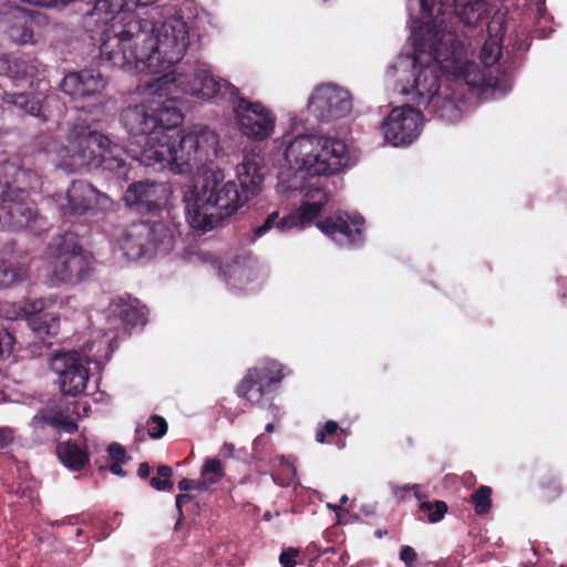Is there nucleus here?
<instances>
[{
  "mask_svg": "<svg viewBox=\"0 0 567 567\" xmlns=\"http://www.w3.org/2000/svg\"><path fill=\"white\" fill-rule=\"evenodd\" d=\"M420 509L429 514L427 519L430 523H437L444 517L445 513L447 512V505L443 501H436L434 503L423 502L420 505Z\"/></svg>",
  "mask_w": 567,
  "mask_h": 567,
  "instance_id": "35",
  "label": "nucleus"
},
{
  "mask_svg": "<svg viewBox=\"0 0 567 567\" xmlns=\"http://www.w3.org/2000/svg\"><path fill=\"white\" fill-rule=\"evenodd\" d=\"M364 220L359 215L338 212L323 221L317 223L318 228L340 246H354L363 240Z\"/></svg>",
  "mask_w": 567,
  "mask_h": 567,
  "instance_id": "19",
  "label": "nucleus"
},
{
  "mask_svg": "<svg viewBox=\"0 0 567 567\" xmlns=\"http://www.w3.org/2000/svg\"><path fill=\"white\" fill-rule=\"evenodd\" d=\"M182 499H190V497L187 494H179L176 496V507H177L179 514H182V506H183Z\"/></svg>",
  "mask_w": 567,
  "mask_h": 567,
  "instance_id": "53",
  "label": "nucleus"
},
{
  "mask_svg": "<svg viewBox=\"0 0 567 567\" xmlns=\"http://www.w3.org/2000/svg\"><path fill=\"white\" fill-rule=\"evenodd\" d=\"M114 1L115 0H109V12L112 10L113 7H115ZM122 1L124 3H121L120 6H117L121 10L124 6H126V7H128V6L143 7V6L152 4L156 0H122Z\"/></svg>",
  "mask_w": 567,
  "mask_h": 567,
  "instance_id": "45",
  "label": "nucleus"
},
{
  "mask_svg": "<svg viewBox=\"0 0 567 567\" xmlns=\"http://www.w3.org/2000/svg\"><path fill=\"white\" fill-rule=\"evenodd\" d=\"M269 409H271V410H274V411H275V410H277V408H275L272 404H271V405H269Z\"/></svg>",
  "mask_w": 567,
  "mask_h": 567,
  "instance_id": "62",
  "label": "nucleus"
},
{
  "mask_svg": "<svg viewBox=\"0 0 567 567\" xmlns=\"http://www.w3.org/2000/svg\"><path fill=\"white\" fill-rule=\"evenodd\" d=\"M308 111L320 122L330 123L348 116L352 111L350 93L333 83L318 85L307 103Z\"/></svg>",
  "mask_w": 567,
  "mask_h": 567,
  "instance_id": "13",
  "label": "nucleus"
},
{
  "mask_svg": "<svg viewBox=\"0 0 567 567\" xmlns=\"http://www.w3.org/2000/svg\"><path fill=\"white\" fill-rule=\"evenodd\" d=\"M3 104L16 106L32 116H41V100L27 93L3 92L1 95Z\"/></svg>",
  "mask_w": 567,
  "mask_h": 567,
  "instance_id": "28",
  "label": "nucleus"
},
{
  "mask_svg": "<svg viewBox=\"0 0 567 567\" xmlns=\"http://www.w3.org/2000/svg\"><path fill=\"white\" fill-rule=\"evenodd\" d=\"M279 219V213L278 212H272L271 214H269L265 221L262 223V225L256 227L254 229V239L256 238H259L261 236H264L265 234H267L270 229H272L274 227H277L279 230L284 231L279 226L278 224L280 223Z\"/></svg>",
  "mask_w": 567,
  "mask_h": 567,
  "instance_id": "38",
  "label": "nucleus"
},
{
  "mask_svg": "<svg viewBox=\"0 0 567 567\" xmlns=\"http://www.w3.org/2000/svg\"><path fill=\"white\" fill-rule=\"evenodd\" d=\"M278 188L280 192H299L302 194L300 207L280 219L278 226L282 230L307 227L321 213L328 202V194L319 182H310L301 186L295 184L286 185L285 182H280Z\"/></svg>",
  "mask_w": 567,
  "mask_h": 567,
  "instance_id": "12",
  "label": "nucleus"
},
{
  "mask_svg": "<svg viewBox=\"0 0 567 567\" xmlns=\"http://www.w3.org/2000/svg\"><path fill=\"white\" fill-rule=\"evenodd\" d=\"M297 556L298 551L293 548H289L280 554L279 561L282 567H295Z\"/></svg>",
  "mask_w": 567,
  "mask_h": 567,
  "instance_id": "42",
  "label": "nucleus"
},
{
  "mask_svg": "<svg viewBox=\"0 0 567 567\" xmlns=\"http://www.w3.org/2000/svg\"><path fill=\"white\" fill-rule=\"evenodd\" d=\"M231 105L235 123L244 136L265 141L274 134L277 117L268 106L238 95Z\"/></svg>",
  "mask_w": 567,
  "mask_h": 567,
  "instance_id": "11",
  "label": "nucleus"
},
{
  "mask_svg": "<svg viewBox=\"0 0 567 567\" xmlns=\"http://www.w3.org/2000/svg\"><path fill=\"white\" fill-rule=\"evenodd\" d=\"M60 461L71 470H80L87 462L86 453L75 443L64 442L58 445Z\"/></svg>",
  "mask_w": 567,
  "mask_h": 567,
  "instance_id": "30",
  "label": "nucleus"
},
{
  "mask_svg": "<svg viewBox=\"0 0 567 567\" xmlns=\"http://www.w3.org/2000/svg\"><path fill=\"white\" fill-rule=\"evenodd\" d=\"M44 69L37 59L14 58L9 54L0 56V74L11 79L37 78Z\"/></svg>",
  "mask_w": 567,
  "mask_h": 567,
  "instance_id": "23",
  "label": "nucleus"
},
{
  "mask_svg": "<svg viewBox=\"0 0 567 567\" xmlns=\"http://www.w3.org/2000/svg\"><path fill=\"white\" fill-rule=\"evenodd\" d=\"M82 71L65 75L61 82V90L70 96L83 97Z\"/></svg>",
  "mask_w": 567,
  "mask_h": 567,
  "instance_id": "33",
  "label": "nucleus"
},
{
  "mask_svg": "<svg viewBox=\"0 0 567 567\" xmlns=\"http://www.w3.org/2000/svg\"><path fill=\"white\" fill-rule=\"evenodd\" d=\"M113 163H116V165L118 167L121 166V163H120L118 159H116L115 157H112V158L109 157V164H107L109 169H113L114 168Z\"/></svg>",
  "mask_w": 567,
  "mask_h": 567,
  "instance_id": "55",
  "label": "nucleus"
},
{
  "mask_svg": "<svg viewBox=\"0 0 567 567\" xmlns=\"http://www.w3.org/2000/svg\"><path fill=\"white\" fill-rule=\"evenodd\" d=\"M172 474L173 471L169 466H158L157 476L151 480V485L157 491H171L173 488V484L169 480Z\"/></svg>",
  "mask_w": 567,
  "mask_h": 567,
  "instance_id": "36",
  "label": "nucleus"
},
{
  "mask_svg": "<svg viewBox=\"0 0 567 567\" xmlns=\"http://www.w3.org/2000/svg\"><path fill=\"white\" fill-rule=\"evenodd\" d=\"M421 486L419 484H414L411 486V491L414 492L415 497L421 498L422 495L420 493Z\"/></svg>",
  "mask_w": 567,
  "mask_h": 567,
  "instance_id": "54",
  "label": "nucleus"
},
{
  "mask_svg": "<svg viewBox=\"0 0 567 567\" xmlns=\"http://www.w3.org/2000/svg\"><path fill=\"white\" fill-rule=\"evenodd\" d=\"M137 474L141 478H146L150 474V466L147 463H141L137 470Z\"/></svg>",
  "mask_w": 567,
  "mask_h": 567,
  "instance_id": "52",
  "label": "nucleus"
},
{
  "mask_svg": "<svg viewBox=\"0 0 567 567\" xmlns=\"http://www.w3.org/2000/svg\"><path fill=\"white\" fill-rule=\"evenodd\" d=\"M348 502V496L347 495H343L341 498H340V505H343Z\"/></svg>",
  "mask_w": 567,
  "mask_h": 567,
  "instance_id": "59",
  "label": "nucleus"
},
{
  "mask_svg": "<svg viewBox=\"0 0 567 567\" xmlns=\"http://www.w3.org/2000/svg\"><path fill=\"white\" fill-rule=\"evenodd\" d=\"M116 247L128 260L144 256L168 254L174 247L172 229L163 221H143L131 225L116 239Z\"/></svg>",
  "mask_w": 567,
  "mask_h": 567,
  "instance_id": "9",
  "label": "nucleus"
},
{
  "mask_svg": "<svg viewBox=\"0 0 567 567\" xmlns=\"http://www.w3.org/2000/svg\"><path fill=\"white\" fill-rule=\"evenodd\" d=\"M411 486L412 485H403V486L394 485V486H392V492H393L394 496L401 497L403 493L411 491Z\"/></svg>",
  "mask_w": 567,
  "mask_h": 567,
  "instance_id": "51",
  "label": "nucleus"
},
{
  "mask_svg": "<svg viewBox=\"0 0 567 567\" xmlns=\"http://www.w3.org/2000/svg\"><path fill=\"white\" fill-rule=\"evenodd\" d=\"M22 2L45 8H63L74 0H21Z\"/></svg>",
  "mask_w": 567,
  "mask_h": 567,
  "instance_id": "40",
  "label": "nucleus"
},
{
  "mask_svg": "<svg viewBox=\"0 0 567 567\" xmlns=\"http://www.w3.org/2000/svg\"><path fill=\"white\" fill-rule=\"evenodd\" d=\"M47 259L50 281L54 286L80 282L92 271L91 257L83 252L73 233L52 240L47 249Z\"/></svg>",
  "mask_w": 567,
  "mask_h": 567,
  "instance_id": "8",
  "label": "nucleus"
},
{
  "mask_svg": "<svg viewBox=\"0 0 567 567\" xmlns=\"http://www.w3.org/2000/svg\"><path fill=\"white\" fill-rule=\"evenodd\" d=\"M422 115L412 106L394 107L382 122L385 142L398 147L412 144L422 131Z\"/></svg>",
  "mask_w": 567,
  "mask_h": 567,
  "instance_id": "14",
  "label": "nucleus"
},
{
  "mask_svg": "<svg viewBox=\"0 0 567 567\" xmlns=\"http://www.w3.org/2000/svg\"><path fill=\"white\" fill-rule=\"evenodd\" d=\"M265 519H270V514L269 513L265 514Z\"/></svg>",
  "mask_w": 567,
  "mask_h": 567,
  "instance_id": "61",
  "label": "nucleus"
},
{
  "mask_svg": "<svg viewBox=\"0 0 567 567\" xmlns=\"http://www.w3.org/2000/svg\"><path fill=\"white\" fill-rule=\"evenodd\" d=\"M178 488L181 491L204 489L200 485H198V481L195 482L188 478H183L182 481H179Z\"/></svg>",
  "mask_w": 567,
  "mask_h": 567,
  "instance_id": "47",
  "label": "nucleus"
},
{
  "mask_svg": "<svg viewBox=\"0 0 567 567\" xmlns=\"http://www.w3.org/2000/svg\"><path fill=\"white\" fill-rule=\"evenodd\" d=\"M492 489L488 486H481L472 496L475 512L480 515L488 513L491 508Z\"/></svg>",
  "mask_w": 567,
  "mask_h": 567,
  "instance_id": "34",
  "label": "nucleus"
},
{
  "mask_svg": "<svg viewBox=\"0 0 567 567\" xmlns=\"http://www.w3.org/2000/svg\"><path fill=\"white\" fill-rule=\"evenodd\" d=\"M241 192L248 199L261 192L265 177V162L259 151L246 150L244 158L236 167Z\"/></svg>",
  "mask_w": 567,
  "mask_h": 567,
  "instance_id": "21",
  "label": "nucleus"
},
{
  "mask_svg": "<svg viewBox=\"0 0 567 567\" xmlns=\"http://www.w3.org/2000/svg\"><path fill=\"white\" fill-rule=\"evenodd\" d=\"M39 185L34 172L16 161L0 162V229L20 230L38 223L37 210L27 198Z\"/></svg>",
  "mask_w": 567,
  "mask_h": 567,
  "instance_id": "5",
  "label": "nucleus"
},
{
  "mask_svg": "<svg viewBox=\"0 0 567 567\" xmlns=\"http://www.w3.org/2000/svg\"><path fill=\"white\" fill-rule=\"evenodd\" d=\"M109 457L113 462L121 463H126L131 460V457L127 456L125 449L118 443L109 444Z\"/></svg>",
  "mask_w": 567,
  "mask_h": 567,
  "instance_id": "39",
  "label": "nucleus"
},
{
  "mask_svg": "<svg viewBox=\"0 0 567 567\" xmlns=\"http://www.w3.org/2000/svg\"><path fill=\"white\" fill-rule=\"evenodd\" d=\"M400 559L406 564V567H412V564L416 560V553L410 546H403L400 551Z\"/></svg>",
  "mask_w": 567,
  "mask_h": 567,
  "instance_id": "44",
  "label": "nucleus"
},
{
  "mask_svg": "<svg viewBox=\"0 0 567 567\" xmlns=\"http://www.w3.org/2000/svg\"><path fill=\"white\" fill-rule=\"evenodd\" d=\"M146 322L147 309L137 299L117 296L109 305V330L116 332V339L126 338L131 328Z\"/></svg>",
  "mask_w": 567,
  "mask_h": 567,
  "instance_id": "17",
  "label": "nucleus"
},
{
  "mask_svg": "<svg viewBox=\"0 0 567 567\" xmlns=\"http://www.w3.org/2000/svg\"><path fill=\"white\" fill-rule=\"evenodd\" d=\"M167 432V423L159 415H152L148 421V434L152 439H161Z\"/></svg>",
  "mask_w": 567,
  "mask_h": 567,
  "instance_id": "37",
  "label": "nucleus"
},
{
  "mask_svg": "<svg viewBox=\"0 0 567 567\" xmlns=\"http://www.w3.org/2000/svg\"><path fill=\"white\" fill-rule=\"evenodd\" d=\"M107 59H109V61L113 60V53L112 52H109Z\"/></svg>",
  "mask_w": 567,
  "mask_h": 567,
  "instance_id": "60",
  "label": "nucleus"
},
{
  "mask_svg": "<svg viewBox=\"0 0 567 567\" xmlns=\"http://www.w3.org/2000/svg\"><path fill=\"white\" fill-rule=\"evenodd\" d=\"M413 55H401L389 69L406 100L447 123L461 120L467 93L495 90L496 81L468 59L452 33L424 31L410 22Z\"/></svg>",
  "mask_w": 567,
  "mask_h": 567,
  "instance_id": "2",
  "label": "nucleus"
},
{
  "mask_svg": "<svg viewBox=\"0 0 567 567\" xmlns=\"http://www.w3.org/2000/svg\"><path fill=\"white\" fill-rule=\"evenodd\" d=\"M410 22L422 27L424 31L433 29L442 33H452L456 43L466 51L455 33L450 29L449 21L457 17L464 27H477L489 14V4L485 0H409Z\"/></svg>",
  "mask_w": 567,
  "mask_h": 567,
  "instance_id": "7",
  "label": "nucleus"
},
{
  "mask_svg": "<svg viewBox=\"0 0 567 567\" xmlns=\"http://www.w3.org/2000/svg\"><path fill=\"white\" fill-rule=\"evenodd\" d=\"M227 282L230 287L244 291H254L259 287L258 274L255 267L245 261H235L228 266Z\"/></svg>",
  "mask_w": 567,
  "mask_h": 567,
  "instance_id": "26",
  "label": "nucleus"
},
{
  "mask_svg": "<svg viewBox=\"0 0 567 567\" xmlns=\"http://www.w3.org/2000/svg\"><path fill=\"white\" fill-rule=\"evenodd\" d=\"M185 213L192 228L208 231L220 220L235 214L249 199L235 181H226L220 169L206 171L197 184L183 195Z\"/></svg>",
  "mask_w": 567,
  "mask_h": 567,
  "instance_id": "4",
  "label": "nucleus"
},
{
  "mask_svg": "<svg viewBox=\"0 0 567 567\" xmlns=\"http://www.w3.org/2000/svg\"><path fill=\"white\" fill-rule=\"evenodd\" d=\"M235 453V446L231 443H224L219 450V456L221 457H233Z\"/></svg>",
  "mask_w": 567,
  "mask_h": 567,
  "instance_id": "49",
  "label": "nucleus"
},
{
  "mask_svg": "<svg viewBox=\"0 0 567 567\" xmlns=\"http://www.w3.org/2000/svg\"><path fill=\"white\" fill-rule=\"evenodd\" d=\"M488 39L484 42L481 50V61L486 68L495 65L502 55V40L505 32L503 18L493 17L487 25Z\"/></svg>",
  "mask_w": 567,
  "mask_h": 567,
  "instance_id": "24",
  "label": "nucleus"
},
{
  "mask_svg": "<svg viewBox=\"0 0 567 567\" xmlns=\"http://www.w3.org/2000/svg\"><path fill=\"white\" fill-rule=\"evenodd\" d=\"M83 97L94 95L104 90L105 81L103 76L94 70L82 71Z\"/></svg>",
  "mask_w": 567,
  "mask_h": 567,
  "instance_id": "32",
  "label": "nucleus"
},
{
  "mask_svg": "<svg viewBox=\"0 0 567 567\" xmlns=\"http://www.w3.org/2000/svg\"><path fill=\"white\" fill-rule=\"evenodd\" d=\"M128 19L127 29L116 31L115 22L111 29L122 45L126 63L143 73L159 74L178 63L189 47V28L179 16L167 18L151 31L143 30L132 13L118 12L113 21Z\"/></svg>",
  "mask_w": 567,
  "mask_h": 567,
  "instance_id": "3",
  "label": "nucleus"
},
{
  "mask_svg": "<svg viewBox=\"0 0 567 567\" xmlns=\"http://www.w3.org/2000/svg\"><path fill=\"white\" fill-rule=\"evenodd\" d=\"M13 341L12 336L8 331H0V355L6 351L10 350Z\"/></svg>",
  "mask_w": 567,
  "mask_h": 567,
  "instance_id": "46",
  "label": "nucleus"
},
{
  "mask_svg": "<svg viewBox=\"0 0 567 567\" xmlns=\"http://www.w3.org/2000/svg\"><path fill=\"white\" fill-rule=\"evenodd\" d=\"M284 157L290 169L306 176L338 173L347 158V145L337 138L306 133L286 141Z\"/></svg>",
  "mask_w": 567,
  "mask_h": 567,
  "instance_id": "6",
  "label": "nucleus"
},
{
  "mask_svg": "<svg viewBox=\"0 0 567 567\" xmlns=\"http://www.w3.org/2000/svg\"><path fill=\"white\" fill-rule=\"evenodd\" d=\"M138 90L147 100L122 114V121L134 138L130 152L135 159L156 171L184 174L216 157L219 140L214 131L196 125L176 136L171 134L183 121L173 94L182 92L203 100L220 96L233 103L238 95L237 87L213 76L203 64H193L181 72H168L145 82Z\"/></svg>",
  "mask_w": 567,
  "mask_h": 567,
  "instance_id": "1",
  "label": "nucleus"
},
{
  "mask_svg": "<svg viewBox=\"0 0 567 567\" xmlns=\"http://www.w3.org/2000/svg\"><path fill=\"white\" fill-rule=\"evenodd\" d=\"M44 301L42 299L20 302H6L0 311L8 320L27 319L34 333L43 339L53 337L59 332V319L51 313H42Z\"/></svg>",
  "mask_w": 567,
  "mask_h": 567,
  "instance_id": "15",
  "label": "nucleus"
},
{
  "mask_svg": "<svg viewBox=\"0 0 567 567\" xmlns=\"http://www.w3.org/2000/svg\"><path fill=\"white\" fill-rule=\"evenodd\" d=\"M338 430V424L334 421H328L323 427L319 429L316 433V441L323 443L326 435H332Z\"/></svg>",
  "mask_w": 567,
  "mask_h": 567,
  "instance_id": "41",
  "label": "nucleus"
},
{
  "mask_svg": "<svg viewBox=\"0 0 567 567\" xmlns=\"http://www.w3.org/2000/svg\"><path fill=\"white\" fill-rule=\"evenodd\" d=\"M14 440V431L9 426H0V449H6Z\"/></svg>",
  "mask_w": 567,
  "mask_h": 567,
  "instance_id": "43",
  "label": "nucleus"
},
{
  "mask_svg": "<svg viewBox=\"0 0 567 567\" xmlns=\"http://www.w3.org/2000/svg\"><path fill=\"white\" fill-rule=\"evenodd\" d=\"M29 268L20 262L0 260V289L11 288L28 279Z\"/></svg>",
  "mask_w": 567,
  "mask_h": 567,
  "instance_id": "29",
  "label": "nucleus"
},
{
  "mask_svg": "<svg viewBox=\"0 0 567 567\" xmlns=\"http://www.w3.org/2000/svg\"><path fill=\"white\" fill-rule=\"evenodd\" d=\"M224 475L223 465L216 458L207 460L202 468L198 485L207 488L209 485L217 483Z\"/></svg>",
  "mask_w": 567,
  "mask_h": 567,
  "instance_id": "31",
  "label": "nucleus"
},
{
  "mask_svg": "<svg viewBox=\"0 0 567 567\" xmlns=\"http://www.w3.org/2000/svg\"><path fill=\"white\" fill-rule=\"evenodd\" d=\"M68 145L56 151L60 165L73 169L78 166L99 167L104 162L106 137L92 125L79 122L72 124Z\"/></svg>",
  "mask_w": 567,
  "mask_h": 567,
  "instance_id": "10",
  "label": "nucleus"
},
{
  "mask_svg": "<svg viewBox=\"0 0 567 567\" xmlns=\"http://www.w3.org/2000/svg\"><path fill=\"white\" fill-rule=\"evenodd\" d=\"M52 372L58 375V383L64 394L82 393L89 380V371L78 351L55 352L49 360Z\"/></svg>",
  "mask_w": 567,
  "mask_h": 567,
  "instance_id": "16",
  "label": "nucleus"
},
{
  "mask_svg": "<svg viewBox=\"0 0 567 567\" xmlns=\"http://www.w3.org/2000/svg\"><path fill=\"white\" fill-rule=\"evenodd\" d=\"M280 462H281V463H286V464H287V466L291 470L292 474H293V475H296V472H297V471H296V467H295L292 464L288 463V462L285 460V457H284V456H281V457H280Z\"/></svg>",
  "mask_w": 567,
  "mask_h": 567,
  "instance_id": "56",
  "label": "nucleus"
},
{
  "mask_svg": "<svg viewBox=\"0 0 567 567\" xmlns=\"http://www.w3.org/2000/svg\"><path fill=\"white\" fill-rule=\"evenodd\" d=\"M267 444L266 442V439L264 435H259L255 439L254 443H252V450L255 453H258L260 452L264 446Z\"/></svg>",
  "mask_w": 567,
  "mask_h": 567,
  "instance_id": "50",
  "label": "nucleus"
},
{
  "mask_svg": "<svg viewBox=\"0 0 567 567\" xmlns=\"http://www.w3.org/2000/svg\"><path fill=\"white\" fill-rule=\"evenodd\" d=\"M172 195L168 185L154 182H137L132 184L124 195L130 206H141L148 212L163 209Z\"/></svg>",
  "mask_w": 567,
  "mask_h": 567,
  "instance_id": "20",
  "label": "nucleus"
},
{
  "mask_svg": "<svg viewBox=\"0 0 567 567\" xmlns=\"http://www.w3.org/2000/svg\"><path fill=\"white\" fill-rule=\"evenodd\" d=\"M125 463H121V462H113L110 466H109V471L120 477H125L126 476V472L122 468V466L124 465Z\"/></svg>",
  "mask_w": 567,
  "mask_h": 567,
  "instance_id": "48",
  "label": "nucleus"
},
{
  "mask_svg": "<svg viewBox=\"0 0 567 567\" xmlns=\"http://www.w3.org/2000/svg\"><path fill=\"white\" fill-rule=\"evenodd\" d=\"M100 193L86 182H73L66 192V204L61 208L64 214L83 215L96 203Z\"/></svg>",
  "mask_w": 567,
  "mask_h": 567,
  "instance_id": "22",
  "label": "nucleus"
},
{
  "mask_svg": "<svg viewBox=\"0 0 567 567\" xmlns=\"http://www.w3.org/2000/svg\"><path fill=\"white\" fill-rule=\"evenodd\" d=\"M3 54L0 53V56H2Z\"/></svg>",
  "mask_w": 567,
  "mask_h": 567,
  "instance_id": "63",
  "label": "nucleus"
},
{
  "mask_svg": "<svg viewBox=\"0 0 567 567\" xmlns=\"http://www.w3.org/2000/svg\"><path fill=\"white\" fill-rule=\"evenodd\" d=\"M34 17L27 11L17 9L10 13L9 25L6 30L9 39L17 44H28L33 39Z\"/></svg>",
  "mask_w": 567,
  "mask_h": 567,
  "instance_id": "25",
  "label": "nucleus"
},
{
  "mask_svg": "<svg viewBox=\"0 0 567 567\" xmlns=\"http://www.w3.org/2000/svg\"><path fill=\"white\" fill-rule=\"evenodd\" d=\"M284 378L280 364L275 361L265 362L251 369L237 386L239 396L254 404L260 403L264 395Z\"/></svg>",
  "mask_w": 567,
  "mask_h": 567,
  "instance_id": "18",
  "label": "nucleus"
},
{
  "mask_svg": "<svg viewBox=\"0 0 567 567\" xmlns=\"http://www.w3.org/2000/svg\"><path fill=\"white\" fill-rule=\"evenodd\" d=\"M35 423L49 424L58 430L66 433H74L78 430V424L74 419L65 415L60 409H45L40 411L34 417Z\"/></svg>",
  "mask_w": 567,
  "mask_h": 567,
  "instance_id": "27",
  "label": "nucleus"
},
{
  "mask_svg": "<svg viewBox=\"0 0 567 567\" xmlns=\"http://www.w3.org/2000/svg\"><path fill=\"white\" fill-rule=\"evenodd\" d=\"M274 429H275L274 423H268V424L266 425V431H267V432H272V431H274Z\"/></svg>",
  "mask_w": 567,
  "mask_h": 567,
  "instance_id": "58",
  "label": "nucleus"
},
{
  "mask_svg": "<svg viewBox=\"0 0 567 567\" xmlns=\"http://www.w3.org/2000/svg\"><path fill=\"white\" fill-rule=\"evenodd\" d=\"M328 507L330 509H332L333 512H337L341 508V505H333V504H328Z\"/></svg>",
  "mask_w": 567,
  "mask_h": 567,
  "instance_id": "57",
  "label": "nucleus"
}]
</instances>
